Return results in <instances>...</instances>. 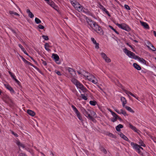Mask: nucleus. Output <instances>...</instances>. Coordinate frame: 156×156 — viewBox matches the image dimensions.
<instances>
[{
    "label": "nucleus",
    "instance_id": "nucleus-48",
    "mask_svg": "<svg viewBox=\"0 0 156 156\" xmlns=\"http://www.w3.org/2000/svg\"><path fill=\"white\" fill-rule=\"evenodd\" d=\"M108 111L111 112L112 115H113V116H114V115H115L116 114L114 112H113L112 110L110 109H108Z\"/></svg>",
    "mask_w": 156,
    "mask_h": 156
},
{
    "label": "nucleus",
    "instance_id": "nucleus-33",
    "mask_svg": "<svg viewBox=\"0 0 156 156\" xmlns=\"http://www.w3.org/2000/svg\"><path fill=\"white\" fill-rule=\"evenodd\" d=\"M109 27L112 30H113L117 34H119V33L112 26L109 25Z\"/></svg>",
    "mask_w": 156,
    "mask_h": 156
},
{
    "label": "nucleus",
    "instance_id": "nucleus-38",
    "mask_svg": "<svg viewBox=\"0 0 156 156\" xmlns=\"http://www.w3.org/2000/svg\"><path fill=\"white\" fill-rule=\"evenodd\" d=\"M104 59L105 60V62L107 63H108L111 62V60L107 56Z\"/></svg>",
    "mask_w": 156,
    "mask_h": 156
},
{
    "label": "nucleus",
    "instance_id": "nucleus-10",
    "mask_svg": "<svg viewBox=\"0 0 156 156\" xmlns=\"http://www.w3.org/2000/svg\"><path fill=\"white\" fill-rule=\"evenodd\" d=\"M89 110H91L89 109H87L88 111L90 112ZM85 116L87 118H88L89 119L91 120L93 122H94V120H95L94 119L93 117H92V116H91V114L90 113V112H89V113L87 116L86 115Z\"/></svg>",
    "mask_w": 156,
    "mask_h": 156
},
{
    "label": "nucleus",
    "instance_id": "nucleus-53",
    "mask_svg": "<svg viewBox=\"0 0 156 156\" xmlns=\"http://www.w3.org/2000/svg\"><path fill=\"white\" fill-rule=\"evenodd\" d=\"M11 132L12 134L14 135L16 137H18V135L17 133H15L13 131H12Z\"/></svg>",
    "mask_w": 156,
    "mask_h": 156
},
{
    "label": "nucleus",
    "instance_id": "nucleus-50",
    "mask_svg": "<svg viewBox=\"0 0 156 156\" xmlns=\"http://www.w3.org/2000/svg\"><path fill=\"white\" fill-rule=\"evenodd\" d=\"M124 7L126 9L129 10L130 9V8L129 7V6L127 5H125Z\"/></svg>",
    "mask_w": 156,
    "mask_h": 156
},
{
    "label": "nucleus",
    "instance_id": "nucleus-52",
    "mask_svg": "<svg viewBox=\"0 0 156 156\" xmlns=\"http://www.w3.org/2000/svg\"><path fill=\"white\" fill-rule=\"evenodd\" d=\"M91 41L94 44H95L97 43L96 41L94 39V38L91 37Z\"/></svg>",
    "mask_w": 156,
    "mask_h": 156
},
{
    "label": "nucleus",
    "instance_id": "nucleus-61",
    "mask_svg": "<svg viewBox=\"0 0 156 156\" xmlns=\"http://www.w3.org/2000/svg\"><path fill=\"white\" fill-rule=\"evenodd\" d=\"M89 113V111H87V110L86 111V112L84 113V115L85 116H87Z\"/></svg>",
    "mask_w": 156,
    "mask_h": 156
},
{
    "label": "nucleus",
    "instance_id": "nucleus-25",
    "mask_svg": "<svg viewBox=\"0 0 156 156\" xmlns=\"http://www.w3.org/2000/svg\"><path fill=\"white\" fill-rule=\"evenodd\" d=\"M69 72L71 74V75H73V74L72 73H74V74L76 75V71H74L73 69L71 68H69L68 69Z\"/></svg>",
    "mask_w": 156,
    "mask_h": 156
},
{
    "label": "nucleus",
    "instance_id": "nucleus-43",
    "mask_svg": "<svg viewBox=\"0 0 156 156\" xmlns=\"http://www.w3.org/2000/svg\"><path fill=\"white\" fill-rule=\"evenodd\" d=\"M13 80H14L15 82L17 83V84L19 85V86L21 87V83L16 78L14 79Z\"/></svg>",
    "mask_w": 156,
    "mask_h": 156
},
{
    "label": "nucleus",
    "instance_id": "nucleus-56",
    "mask_svg": "<svg viewBox=\"0 0 156 156\" xmlns=\"http://www.w3.org/2000/svg\"><path fill=\"white\" fill-rule=\"evenodd\" d=\"M95 44V48L97 49H98L99 48V44L98 43H96Z\"/></svg>",
    "mask_w": 156,
    "mask_h": 156
},
{
    "label": "nucleus",
    "instance_id": "nucleus-22",
    "mask_svg": "<svg viewBox=\"0 0 156 156\" xmlns=\"http://www.w3.org/2000/svg\"><path fill=\"white\" fill-rule=\"evenodd\" d=\"M139 60L141 62L144 63V64L146 65L147 66V62H146V61L142 58H139Z\"/></svg>",
    "mask_w": 156,
    "mask_h": 156
},
{
    "label": "nucleus",
    "instance_id": "nucleus-2",
    "mask_svg": "<svg viewBox=\"0 0 156 156\" xmlns=\"http://www.w3.org/2000/svg\"><path fill=\"white\" fill-rule=\"evenodd\" d=\"M131 145L132 146L133 149L137 151L138 153L141 154V151L140 149L139 148H138V147H139V145L133 142L131 143Z\"/></svg>",
    "mask_w": 156,
    "mask_h": 156
},
{
    "label": "nucleus",
    "instance_id": "nucleus-32",
    "mask_svg": "<svg viewBox=\"0 0 156 156\" xmlns=\"http://www.w3.org/2000/svg\"><path fill=\"white\" fill-rule=\"evenodd\" d=\"M78 86H76V87L81 89V88H82V87H83L84 86L80 83L78 82Z\"/></svg>",
    "mask_w": 156,
    "mask_h": 156
},
{
    "label": "nucleus",
    "instance_id": "nucleus-47",
    "mask_svg": "<svg viewBox=\"0 0 156 156\" xmlns=\"http://www.w3.org/2000/svg\"><path fill=\"white\" fill-rule=\"evenodd\" d=\"M140 58V57L136 55L135 54L134 56L132 57V58L135 59H138V60H139V58Z\"/></svg>",
    "mask_w": 156,
    "mask_h": 156
},
{
    "label": "nucleus",
    "instance_id": "nucleus-7",
    "mask_svg": "<svg viewBox=\"0 0 156 156\" xmlns=\"http://www.w3.org/2000/svg\"><path fill=\"white\" fill-rule=\"evenodd\" d=\"M52 58H53L57 64H59V63H58L57 62L59 59V58L58 55L54 53L52 55Z\"/></svg>",
    "mask_w": 156,
    "mask_h": 156
},
{
    "label": "nucleus",
    "instance_id": "nucleus-63",
    "mask_svg": "<svg viewBox=\"0 0 156 156\" xmlns=\"http://www.w3.org/2000/svg\"><path fill=\"white\" fill-rule=\"evenodd\" d=\"M19 156H27L25 154L23 153H20L19 154Z\"/></svg>",
    "mask_w": 156,
    "mask_h": 156
},
{
    "label": "nucleus",
    "instance_id": "nucleus-39",
    "mask_svg": "<svg viewBox=\"0 0 156 156\" xmlns=\"http://www.w3.org/2000/svg\"><path fill=\"white\" fill-rule=\"evenodd\" d=\"M108 136L110 137H112V138H116V136L113 134L111 133H109L108 134Z\"/></svg>",
    "mask_w": 156,
    "mask_h": 156
},
{
    "label": "nucleus",
    "instance_id": "nucleus-60",
    "mask_svg": "<svg viewBox=\"0 0 156 156\" xmlns=\"http://www.w3.org/2000/svg\"><path fill=\"white\" fill-rule=\"evenodd\" d=\"M122 114H123L124 116L128 115L126 113V112L125 111L123 112H122Z\"/></svg>",
    "mask_w": 156,
    "mask_h": 156
},
{
    "label": "nucleus",
    "instance_id": "nucleus-37",
    "mask_svg": "<svg viewBox=\"0 0 156 156\" xmlns=\"http://www.w3.org/2000/svg\"><path fill=\"white\" fill-rule=\"evenodd\" d=\"M81 90L84 93H85L88 91V90L84 86L81 88Z\"/></svg>",
    "mask_w": 156,
    "mask_h": 156
},
{
    "label": "nucleus",
    "instance_id": "nucleus-20",
    "mask_svg": "<svg viewBox=\"0 0 156 156\" xmlns=\"http://www.w3.org/2000/svg\"><path fill=\"white\" fill-rule=\"evenodd\" d=\"M19 46L20 48L24 52V53L26 54V55H27L28 56H29L28 54V53L26 52V50L25 49L23 48V46L20 44H19Z\"/></svg>",
    "mask_w": 156,
    "mask_h": 156
},
{
    "label": "nucleus",
    "instance_id": "nucleus-11",
    "mask_svg": "<svg viewBox=\"0 0 156 156\" xmlns=\"http://www.w3.org/2000/svg\"><path fill=\"white\" fill-rule=\"evenodd\" d=\"M75 113L76 114V116L78 118V119L82 121L83 119L81 115V114L80 112L78 111V110H76L75 111H74Z\"/></svg>",
    "mask_w": 156,
    "mask_h": 156
},
{
    "label": "nucleus",
    "instance_id": "nucleus-64",
    "mask_svg": "<svg viewBox=\"0 0 156 156\" xmlns=\"http://www.w3.org/2000/svg\"><path fill=\"white\" fill-rule=\"evenodd\" d=\"M11 76L13 80L14 79L16 78V76L13 74H12V76Z\"/></svg>",
    "mask_w": 156,
    "mask_h": 156
},
{
    "label": "nucleus",
    "instance_id": "nucleus-6",
    "mask_svg": "<svg viewBox=\"0 0 156 156\" xmlns=\"http://www.w3.org/2000/svg\"><path fill=\"white\" fill-rule=\"evenodd\" d=\"M121 28L127 31H129L131 29L129 26L125 24H122Z\"/></svg>",
    "mask_w": 156,
    "mask_h": 156
},
{
    "label": "nucleus",
    "instance_id": "nucleus-34",
    "mask_svg": "<svg viewBox=\"0 0 156 156\" xmlns=\"http://www.w3.org/2000/svg\"><path fill=\"white\" fill-rule=\"evenodd\" d=\"M90 113L91 114V115L92 116V117H94L95 115H96V113L95 112L93 111V110H89Z\"/></svg>",
    "mask_w": 156,
    "mask_h": 156
},
{
    "label": "nucleus",
    "instance_id": "nucleus-59",
    "mask_svg": "<svg viewBox=\"0 0 156 156\" xmlns=\"http://www.w3.org/2000/svg\"><path fill=\"white\" fill-rule=\"evenodd\" d=\"M114 110L117 112L118 114H121V113L117 109L115 108L114 109Z\"/></svg>",
    "mask_w": 156,
    "mask_h": 156
},
{
    "label": "nucleus",
    "instance_id": "nucleus-46",
    "mask_svg": "<svg viewBox=\"0 0 156 156\" xmlns=\"http://www.w3.org/2000/svg\"><path fill=\"white\" fill-rule=\"evenodd\" d=\"M55 72L58 76H61L62 75V74H61L60 72L57 70H55Z\"/></svg>",
    "mask_w": 156,
    "mask_h": 156
},
{
    "label": "nucleus",
    "instance_id": "nucleus-40",
    "mask_svg": "<svg viewBox=\"0 0 156 156\" xmlns=\"http://www.w3.org/2000/svg\"><path fill=\"white\" fill-rule=\"evenodd\" d=\"M80 97H81V98L84 100H87V96H85L84 94H81V96Z\"/></svg>",
    "mask_w": 156,
    "mask_h": 156
},
{
    "label": "nucleus",
    "instance_id": "nucleus-62",
    "mask_svg": "<svg viewBox=\"0 0 156 156\" xmlns=\"http://www.w3.org/2000/svg\"><path fill=\"white\" fill-rule=\"evenodd\" d=\"M117 126H118L119 127V128L120 129L122 128L123 127V126L121 124H119Z\"/></svg>",
    "mask_w": 156,
    "mask_h": 156
},
{
    "label": "nucleus",
    "instance_id": "nucleus-24",
    "mask_svg": "<svg viewBox=\"0 0 156 156\" xmlns=\"http://www.w3.org/2000/svg\"><path fill=\"white\" fill-rule=\"evenodd\" d=\"M129 127L131 129H132V130H134L135 132H137V129L135 127L133 126L130 123L129 124Z\"/></svg>",
    "mask_w": 156,
    "mask_h": 156
},
{
    "label": "nucleus",
    "instance_id": "nucleus-23",
    "mask_svg": "<svg viewBox=\"0 0 156 156\" xmlns=\"http://www.w3.org/2000/svg\"><path fill=\"white\" fill-rule=\"evenodd\" d=\"M16 144L19 147H21L23 148L25 147V145L21 143L19 141H16Z\"/></svg>",
    "mask_w": 156,
    "mask_h": 156
},
{
    "label": "nucleus",
    "instance_id": "nucleus-1",
    "mask_svg": "<svg viewBox=\"0 0 156 156\" xmlns=\"http://www.w3.org/2000/svg\"><path fill=\"white\" fill-rule=\"evenodd\" d=\"M20 57L22 59L25 63H26L28 65L33 66V67L36 69L42 75H44V73L41 72V71L38 68L34 66V65H33L29 61L27 60L23 56L20 55Z\"/></svg>",
    "mask_w": 156,
    "mask_h": 156
},
{
    "label": "nucleus",
    "instance_id": "nucleus-21",
    "mask_svg": "<svg viewBox=\"0 0 156 156\" xmlns=\"http://www.w3.org/2000/svg\"><path fill=\"white\" fill-rule=\"evenodd\" d=\"M126 109L132 113H134V111L129 107L128 106L126 105L124 106V107Z\"/></svg>",
    "mask_w": 156,
    "mask_h": 156
},
{
    "label": "nucleus",
    "instance_id": "nucleus-4",
    "mask_svg": "<svg viewBox=\"0 0 156 156\" xmlns=\"http://www.w3.org/2000/svg\"><path fill=\"white\" fill-rule=\"evenodd\" d=\"M75 2H73L72 3L73 5H74V6L75 5H78L79 7H78V10L79 12H81L83 9V7L78 2H77L76 1Z\"/></svg>",
    "mask_w": 156,
    "mask_h": 156
},
{
    "label": "nucleus",
    "instance_id": "nucleus-5",
    "mask_svg": "<svg viewBox=\"0 0 156 156\" xmlns=\"http://www.w3.org/2000/svg\"><path fill=\"white\" fill-rule=\"evenodd\" d=\"M147 45L148 48L149 49L153 51H156L155 48L154 46L150 42L148 41L147 43Z\"/></svg>",
    "mask_w": 156,
    "mask_h": 156
},
{
    "label": "nucleus",
    "instance_id": "nucleus-42",
    "mask_svg": "<svg viewBox=\"0 0 156 156\" xmlns=\"http://www.w3.org/2000/svg\"><path fill=\"white\" fill-rule=\"evenodd\" d=\"M101 55L102 57L104 59L107 56L106 54L104 52H102L101 53Z\"/></svg>",
    "mask_w": 156,
    "mask_h": 156
},
{
    "label": "nucleus",
    "instance_id": "nucleus-49",
    "mask_svg": "<svg viewBox=\"0 0 156 156\" xmlns=\"http://www.w3.org/2000/svg\"><path fill=\"white\" fill-rule=\"evenodd\" d=\"M80 110L84 114L85 112H86V110L83 107H81L80 108Z\"/></svg>",
    "mask_w": 156,
    "mask_h": 156
},
{
    "label": "nucleus",
    "instance_id": "nucleus-55",
    "mask_svg": "<svg viewBox=\"0 0 156 156\" xmlns=\"http://www.w3.org/2000/svg\"><path fill=\"white\" fill-rule=\"evenodd\" d=\"M72 107L74 112L77 110L76 108L73 105H72Z\"/></svg>",
    "mask_w": 156,
    "mask_h": 156
},
{
    "label": "nucleus",
    "instance_id": "nucleus-58",
    "mask_svg": "<svg viewBox=\"0 0 156 156\" xmlns=\"http://www.w3.org/2000/svg\"><path fill=\"white\" fill-rule=\"evenodd\" d=\"M116 129L117 130V131L118 132H119L120 131L121 129H120L119 128V127L118 126H117L116 127Z\"/></svg>",
    "mask_w": 156,
    "mask_h": 156
},
{
    "label": "nucleus",
    "instance_id": "nucleus-15",
    "mask_svg": "<svg viewBox=\"0 0 156 156\" xmlns=\"http://www.w3.org/2000/svg\"><path fill=\"white\" fill-rule=\"evenodd\" d=\"M27 112L28 114L32 116H34L35 115V113L34 111L30 110H27Z\"/></svg>",
    "mask_w": 156,
    "mask_h": 156
},
{
    "label": "nucleus",
    "instance_id": "nucleus-13",
    "mask_svg": "<svg viewBox=\"0 0 156 156\" xmlns=\"http://www.w3.org/2000/svg\"><path fill=\"white\" fill-rule=\"evenodd\" d=\"M140 23L142 26H143L145 28L149 29V27L148 25L146 22L140 21Z\"/></svg>",
    "mask_w": 156,
    "mask_h": 156
},
{
    "label": "nucleus",
    "instance_id": "nucleus-54",
    "mask_svg": "<svg viewBox=\"0 0 156 156\" xmlns=\"http://www.w3.org/2000/svg\"><path fill=\"white\" fill-rule=\"evenodd\" d=\"M117 117V119H118L120 121H122V119L120 117H119V116L116 114L115 115Z\"/></svg>",
    "mask_w": 156,
    "mask_h": 156
},
{
    "label": "nucleus",
    "instance_id": "nucleus-17",
    "mask_svg": "<svg viewBox=\"0 0 156 156\" xmlns=\"http://www.w3.org/2000/svg\"><path fill=\"white\" fill-rule=\"evenodd\" d=\"M72 82L76 86H78V83L79 82L77 80L74 78H72L71 80Z\"/></svg>",
    "mask_w": 156,
    "mask_h": 156
},
{
    "label": "nucleus",
    "instance_id": "nucleus-18",
    "mask_svg": "<svg viewBox=\"0 0 156 156\" xmlns=\"http://www.w3.org/2000/svg\"><path fill=\"white\" fill-rule=\"evenodd\" d=\"M27 12L28 14V16L31 18L34 17V14L30 12L29 9H27Z\"/></svg>",
    "mask_w": 156,
    "mask_h": 156
},
{
    "label": "nucleus",
    "instance_id": "nucleus-16",
    "mask_svg": "<svg viewBox=\"0 0 156 156\" xmlns=\"http://www.w3.org/2000/svg\"><path fill=\"white\" fill-rule=\"evenodd\" d=\"M133 67L138 70H140L141 69V67L138 64L136 63H134L133 64Z\"/></svg>",
    "mask_w": 156,
    "mask_h": 156
},
{
    "label": "nucleus",
    "instance_id": "nucleus-14",
    "mask_svg": "<svg viewBox=\"0 0 156 156\" xmlns=\"http://www.w3.org/2000/svg\"><path fill=\"white\" fill-rule=\"evenodd\" d=\"M121 100L122 102V106L123 107H124L127 103V101L126 98L123 97H121Z\"/></svg>",
    "mask_w": 156,
    "mask_h": 156
},
{
    "label": "nucleus",
    "instance_id": "nucleus-45",
    "mask_svg": "<svg viewBox=\"0 0 156 156\" xmlns=\"http://www.w3.org/2000/svg\"><path fill=\"white\" fill-rule=\"evenodd\" d=\"M42 37L45 40L47 41L49 39L48 37L47 36L43 35Z\"/></svg>",
    "mask_w": 156,
    "mask_h": 156
},
{
    "label": "nucleus",
    "instance_id": "nucleus-28",
    "mask_svg": "<svg viewBox=\"0 0 156 156\" xmlns=\"http://www.w3.org/2000/svg\"><path fill=\"white\" fill-rule=\"evenodd\" d=\"M47 45H48V47H51V46L49 45V44L48 43H45V44H44V48H45V49L48 51H50L51 50L50 49H49L48 48H47V46H46Z\"/></svg>",
    "mask_w": 156,
    "mask_h": 156
},
{
    "label": "nucleus",
    "instance_id": "nucleus-57",
    "mask_svg": "<svg viewBox=\"0 0 156 156\" xmlns=\"http://www.w3.org/2000/svg\"><path fill=\"white\" fill-rule=\"evenodd\" d=\"M100 26L97 23L95 25H94L93 27H94V29H95L96 28H98Z\"/></svg>",
    "mask_w": 156,
    "mask_h": 156
},
{
    "label": "nucleus",
    "instance_id": "nucleus-36",
    "mask_svg": "<svg viewBox=\"0 0 156 156\" xmlns=\"http://www.w3.org/2000/svg\"><path fill=\"white\" fill-rule=\"evenodd\" d=\"M103 10L106 13V14L108 15L109 16H111V15L109 14V12L107 10V9L105 8H104Z\"/></svg>",
    "mask_w": 156,
    "mask_h": 156
},
{
    "label": "nucleus",
    "instance_id": "nucleus-29",
    "mask_svg": "<svg viewBox=\"0 0 156 156\" xmlns=\"http://www.w3.org/2000/svg\"><path fill=\"white\" fill-rule=\"evenodd\" d=\"M100 149L105 154L107 153L106 150L102 146L100 147Z\"/></svg>",
    "mask_w": 156,
    "mask_h": 156
},
{
    "label": "nucleus",
    "instance_id": "nucleus-9",
    "mask_svg": "<svg viewBox=\"0 0 156 156\" xmlns=\"http://www.w3.org/2000/svg\"><path fill=\"white\" fill-rule=\"evenodd\" d=\"M119 134L120 135V136L124 140L126 141H127L129 143L130 142V141L129 140L128 138L122 133H120V134Z\"/></svg>",
    "mask_w": 156,
    "mask_h": 156
},
{
    "label": "nucleus",
    "instance_id": "nucleus-27",
    "mask_svg": "<svg viewBox=\"0 0 156 156\" xmlns=\"http://www.w3.org/2000/svg\"><path fill=\"white\" fill-rule=\"evenodd\" d=\"M138 143L141 146L144 147H145L146 146L145 144L144 143L143 141L141 139L139 140V142Z\"/></svg>",
    "mask_w": 156,
    "mask_h": 156
},
{
    "label": "nucleus",
    "instance_id": "nucleus-8",
    "mask_svg": "<svg viewBox=\"0 0 156 156\" xmlns=\"http://www.w3.org/2000/svg\"><path fill=\"white\" fill-rule=\"evenodd\" d=\"M5 87L9 90L11 93L15 94V92L13 88L9 85L7 84H4Z\"/></svg>",
    "mask_w": 156,
    "mask_h": 156
},
{
    "label": "nucleus",
    "instance_id": "nucleus-41",
    "mask_svg": "<svg viewBox=\"0 0 156 156\" xmlns=\"http://www.w3.org/2000/svg\"><path fill=\"white\" fill-rule=\"evenodd\" d=\"M124 91L125 93L126 94L128 95L129 97H130V96L129 95V94L131 95V94H132V93L131 92L129 91L128 90H124Z\"/></svg>",
    "mask_w": 156,
    "mask_h": 156
},
{
    "label": "nucleus",
    "instance_id": "nucleus-44",
    "mask_svg": "<svg viewBox=\"0 0 156 156\" xmlns=\"http://www.w3.org/2000/svg\"><path fill=\"white\" fill-rule=\"evenodd\" d=\"M134 55L135 54L130 51V53L129 55V56H128L130 58H132V57H133Z\"/></svg>",
    "mask_w": 156,
    "mask_h": 156
},
{
    "label": "nucleus",
    "instance_id": "nucleus-12",
    "mask_svg": "<svg viewBox=\"0 0 156 156\" xmlns=\"http://www.w3.org/2000/svg\"><path fill=\"white\" fill-rule=\"evenodd\" d=\"M47 2L49 5L51 6L54 9H55V7H56L55 3L52 0H49V1Z\"/></svg>",
    "mask_w": 156,
    "mask_h": 156
},
{
    "label": "nucleus",
    "instance_id": "nucleus-26",
    "mask_svg": "<svg viewBox=\"0 0 156 156\" xmlns=\"http://www.w3.org/2000/svg\"><path fill=\"white\" fill-rule=\"evenodd\" d=\"M123 51L127 55L129 56V54L130 51L128 50L126 48L123 49Z\"/></svg>",
    "mask_w": 156,
    "mask_h": 156
},
{
    "label": "nucleus",
    "instance_id": "nucleus-19",
    "mask_svg": "<svg viewBox=\"0 0 156 156\" xmlns=\"http://www.w3.org/2000/svg\"><path fill=\"white\" fill-rule=\"evenodd\" d=\"M98 28L97 33L100 34L101 35H103L104 34V32L102 30V29L100 27H99Z\"/></svg>",
    "mask_w": 156,
    "mask_h": 156
},
{
    "label": "nucleus",
    "instance_id": "nucleus-51",
    "mask_svg": "<svg viewBox=\"0 0 156 156\" xmlns=\"http://www.w3.org/2000/svg\"><path fill=\"white\" fill-rule=\"evenodd\" d=\"M38 27L39 29H43L44 28V26H42V25H41V24H39L38 26Z\"/></svg>",
    "mask_w": 156,
    "mask_h": 156
},
{
    "label": "nucleus",
    "instance_id": "nucleus-31",
    "mask_svg": "<svg viewBox=\"0 0 156 156\" xmlns=\"http://www.w3.org/2000/svg\"><path fill=\"white\" fill-rule=\"evenodd\" d=\"M113 116L114 117V118H113L112 119H111V120L112 122H114L117 121V117L116 116H115L114 115V116Z\"/></svg>",
    "mask_w": 156,
    "mask_h": 156
},
{
    "label": "nucleus",
    "instance_id": "nucleus-30",
    "mask_svg": "<svg viewBox=\"0 0 156 156\" xmlns=\"http://www.w3.org/2000/svg\"><path fill=\"white\" fill-rule=\"evenodd\" d=\"M89 103L90 104L93 106H95L97 104V102L95 101H90Z\"/></svg>",
    "mask_w": 156,
    "mask_h": 156
},
{
    "label": "nucleus",
    "instance_id": "nucleus-35",
    "mask_svg": "<svg viewBox=\"0 0 156 156\" xmlns=\"http://www.w3.org/2000/svg\"><path fill=\"white\" fill-rule=\"evenodd\" d=\"M35 22L37 24H39L41 23V21L38 18H35Z\"/></svg>",
    "mask_w": 156,
    "mask_h": 156
},
{
    "label": "nucleus",
    "instance_id": "nucleus-3",
    "mask_svg": "<svg viewBox=\"0 0 156 156\" xmlns=\"http://www.w3.org/2000/svg\"><path fill=\"white\" fill-rule=\"evenodd\" d=\"M86 20L90 27L93 28V27L96 24V22L93 21L92 20L89 19L87 17H86Z\"/></svg>",
    "mask_w": 156,
    "mask_h": 156
}]
</instances>
